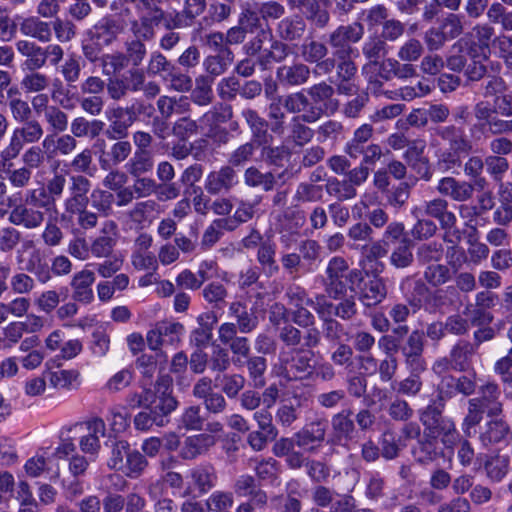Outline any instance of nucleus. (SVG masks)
Returning <instances> with one entry per match:
<instances>
[{
    "label": "nucleus",
    "instance_id": "f257e3e1",
    "mask_svg": "<svg viewBox=\"0 0 512 512\" xmlns=\"http://www.w3.org/2000/svg\"><path fill=\"white\" fill-rule=\"evenodd\" d=\"M91 181L84 175L70 177L69 196L64 200L62 219L75 223L83 232L97 227L99 217H108L113 213L115 196L108 190L95 189L88 197Z\"/></svg>",
    "mask_w": 512,
    "mask_h": 512
},
{
    "label": "nucleus",
    "instance_id": "f03ea898",
    "mask_svg": "<svg viewBox=\"0 0 512 512\" xmlns=\"http://www.w3.org/2000/svg\"><path fill=\"white\" fill-rule=\"evenodd\" d=\"M401 292L404 294L407 304L397 303L392 306L389 316L394 323H404L410 311L413 314L424 309L429 313L441 312L447 304V293L454 291L455 287L449 286L447 289H431L421 279H413L410 276L402 279L400 286Z\"/></svg>",
    "mask_w": 512,
    "mask_h": 512
},
{
    "label": "nucleus",
    "instance_id": "7ed1b4c3",
    "mask_svg": "<svg viewBox=\"0 0 512 512\" xmlns=\"http://www.w3.org/2000/svg\"><path fill=\"white\" fill-rule=\"evenodd\" d=\"M497 383L487 382L479 386L477 396L467 400V411L461 422V429L466 437L476 433V427L487 417L501 416L504 403Z\"/></svg>",
    "mask_w": 512,
    "mask_h": 512
},
{
    "label": "nucleus",
    "instance_id": "20e7f679",
    "mask_svg": "<svg viewBox=\"0 0 512 512\" xmlns=\"http://www.w3.org/2000/svg\"><path fill=\"white\" fill-rule=\"evenodd\" d=\"M314 355L312 350L297 355L293 351L280 352L278 374L288 381H310Z\"/></svg>",
    "mask_w": 512,
    "mask_h": 512
},
{
    "label": "nucleus",
    "instance_id": "39448f33",
    "mask_svg": "<svg viewBox=\"0 0 512 512\" xmlns=\"http://www.w3.org/2000/svg\"><path fill=\"white\" fill-rule=\"evenodd\" d=\"M177 407L178 401L172 395L169 377H160L156 382L155 391H151V398H149L146 407L158 420V427H162L169 422V415Z\"/></svg>",
    "mask_w": 512,
    "mask_h": 512
},
{
    "label": "nucleus",
    "instance_id": "423d86ee",
    "mask_svg": "<svg viewBox=\"0 0 512 512\" xmlns=\"http://www.w3.org/2000/svg\"><path fill=\"white\" fill-rule=\"evenodd\" d=\"M420 422L423 427H427L435 440L440 438L441 443L446 449H452L463 439L453 419L444 416V414H419Z\"/></svg>",
    "mask_w": 512,
    "mask_h": 512
},
{
    "label": "nucleus",
    "instance_id": "0eeeda50",
    "mask_svg": "<svg viewBox=\"0 0 512 512\" xmlns=\"http://www.w3.org/2000/svg\"><path fill=\"white\" fill-rule=\"evenodd\" d=\"M21 124V126L14 129L9 145L2 152L4 160L16 158L25 144L37 143L44 135L41 123L35 118Z\"/></svg>",
    "mask_w": 512,
    "mask_h": 512
},
{
    "label": "nucleus",
    "instance_id": "6e6552de",
    "mask_svg": "<svg viewBox=\"0 0 512 512\" xmlns=\"http://www.w3.org/2000/svg\"><path fill=\"white\" fill-rule=\"evenodd\" d=\"M75 429L80 432L86 431L79 439L80 450L89 455L90 458H97L101 449L100 438L106 434V423L98 416H92L87 420L77 423Z\"/></svg>",
    "mask_w": 512,
    "mask_h": 512
},
{
    "label": "nucleus",
    "instance_id": "1a4fd4ad",
    "mask_svg": "<svg viewBox=\"0 0 512 512\" xmlns=\"http://www.w3.org/2000/svg\"><path fill=\"white\" fill-rule=\"evenodd\" d=\"M364 35V27L358 22L340 25L329 34L328 43L335 50L336 58L350 57L353 48L351 43H357Z\"/></svg>",
    "mask_w": 512,
    "mask_h": 512
},
{
    "label": "nucleus",
    "instance_id": "9d476101",
    "mask_svg": "<svg viewBox=\"0 0 512 512\" xmlns=\"http://www.w3.org/2000/svg\"><path fill=\"white\" fill-rule=\"evenodd\" d=\"M439 140L446 142L449 146L448 148L463 150L465 154H468L473 148L472 141L466 135L464 127L458 126L455 123L438 125L432 129L430 146L434 148L439 147Z\"/></svg>",
    "mask_w": 512,
    "mask_h": 512
},
{
    "label": "nucleus",
    "instance_id": "9b49d317",
    "mask_svg": "<svg viewBox=\"0 0 512 512\" xmlns=\"http://www.w3.org/2000/svg\"><path fill=\"white\" fill-rule=\"evenodd\" d=\"M281 105L288 113L294 114L293 117H301L309 124L318 121L325 112L321 106L313 105L303 91L281 97Z\"/></svg>",
    "mask_w": 512,
    "mask_h": 512
},
{
    "label": "nucleus",
    "instance_id": "f8f14e48",
    "mask_svg": "<svg viewBox=\"0 0 512 512\" xmlns=\"http://www.w3.org/2000/svg\"><path fill=\"white\" fill-rule=\"evenodd\" d=\"M328 421L324 418L314 419L295 433L298 448L308 453L319 451L327 438Z\"/></svg>",
    "mask_w": 512,
    "mask_h": 512
},
{
    "label": "nucleus",
    "instance_id": "ddd939ff",
    "mask_svg": "<svg viewBox=\"0 0 512 512\" xmlns=\"http://www.w3.org/2000/svg\"><path fill=\"white\" fill-rule=\"evenodd\" d=\"M239 184V175L231 165L210 171L204 180L205 191L212 196L229 194Z\"/></svg>",
    "mask_w": 512,
    "mask_h": 512
},
{
    "label": "nucleus",
    "instance_id": "4468645a",
    "mask_svg": "<svg viewBox=\"0 0 512 512\" xmlns=\"http://www.w3.org/2000/svg\"><path fill=\"white\" fill-rule=\"evenodd\" d=\"M330 423L331 434L327 439V443L332 446L347 445L357 433L353 411L350 408L343 409L332 415Z\"/></svg>",
    "mask_w": 512,
    "mask_h": 512
},
{
    "label": "nucleus",
    "instance_id": "2eb2a0df",
    "mask_svg": "<svg viewBox=\"0 0 512 512\" xmlns=\"http://www.w3.org/2000/svg\"><path fill=\"white\" fill-rule=\"evenodd\" d=\"M488 418L480 426L478 433V440L484 448L504 443L511 434V427L506 419L501 416Z\"/></svg>",
    "mask_w": 512,
    "mask_h": 512
},
{
    "label": "nucleus",
    "instance_id": "dca6fc26",
    "mask_svg": "<svg viewBox=\"0 0 512 512\" xmlns=\"http://www.w3.org/2000/svg\"><path fill=\"white\" fill-rule=\"evenodd\" d=\"M458 394L455 376L446 374L436 386V395L427 406L419 410V414H444L446 404Z\"/></svg>",
    "mask_w": 512,
    "mask_h": 512
},
{
    "label": "nucleus",
    "instance_id": "f3484780",
    "mask_svg": "<svg viewBox=\"0 0 512 512\" xmlns=\"http://www.w3.org/2000/svg\"><path fill=\"white\" fill-rule=\"evenodd\" d=\"M108 119L110 124L105 132L107 138L124 140L128 136L129 128L136 121V112L134 108L118 106L110 110Z\"/></svg>",
    "mask_w": 512,
    "mask_h": 512
},
{
    "label": "nucleus",
    "instance_id": "a211bd4d",
    "mask_svg": "<svg viewBox=\"0 0 512 512\" xmlns=\"http://www.w3.org/2000/svg\"><path fill=\"white\" fill-rule=\"evenodd\" d=\"M418 211L426 218L436 219L441 229L447 232L456 226V215L449 210L448 201L444 198L437 197L425 201Z\"/></svg>",
    "mask_w": 512,
    "mask_h": 512
},
{
    "label": "nucleus",
    "instance_id": "6ab92c4d",
    "mask_svg": "<svg viewBox=\"0 0 512 512\" xmlns=\"http://www.w3.org/2000/svg\"><path fill=\"white\" fill-rule=\"evenodd\" d=\"M311 73L312 70L306 63L295 61L279 66L276 70V80L282 87H300L310 81Z\"/></svg>",
    "mask_w": 512,
    "mask_h": 512
},
{
    "label": "nucleus",
    "instance_id": "aec40b11",
    "mask_svg": "<svg viewBox=\"0 0 512 512\" xmlns=\"http://www.w3.org/2000/svg\"><path fill=\"white\" fill-rule=\"evenodd\" d=\"M165 16L166 12L162 8L153 6L147 13L141 15L138 20L131 22L130 30L135 37L145 41H152L156 36L155 28L163 22Z\"/></svg>",
    "mask_w": 512,
    "mask_h": 512
},
{
    "label": "nucleus",
    "instance_id": "412c9836",
    "mask_svg": "<svg viewBox=\"0 0 512 512\" xmlns=\"http://www.w3.org/2000/svg\"><path fill=\"white\" fill-rule=\"evenodd\" d=\"M27 246H32L33 249L25 263L24 270L31 273L37 282L41 284L48 283L52 276L50 275V263L46 252L41 248L34 247L32 241L27 242L25 247Z\"/></svg>",
    "mask_w": 512,
    "mask_h": 512
},
{
    "label": "nucleus",
    "instance_id": "4be33fe9",
    "mask_svg": "<svg viewBox=\"0 0 512 512\" xmlns=\"http://www.w3.org/2000/svg\"><path fill=\"white\" fill-rule=\"evenodd\" d=\"M132 144L127 140H117L110 147L99 151L98 162L102 170H109L130 159Z\"/></svg>",
    "mask_w": 512,
    "mask_h": 512
},
{
    "label": "nucleus",
    "instance_id": "5701e85b",
    "mask_svg": "<svg viewBox=\"0 0 512 512\" xmlns=\"http://www.w3.org/2000/svg\"><path fill=\"white\" fill-rule=\"evenodd\" d=\"M288 174L287 170L282 171L277 176L271 172H263L257 166L251 165L244 170L243 181L249 188H261L264 192L272 191L278 179H283Z\"/></svg>",
    "mask_w": 512,
    "mask_h": 512
},
{
    "label": "nucleus",
    "instance_id": "b1692460",
    "mask_svg": "<svg viewBox=\"0 0 512 512\" xmlns=\"http://www.w3.org/2000/svg\"><path fill=\"white\" fill-rule=\"evenodd\" d=\"M95 282L93 271L83 269L75 273L71 279L72 299L77 302L89 304L94 299L92 285Z\"/></svg>",
    "mask_w": 512,
    "mask_h": 512
},
{
    "label": "nucleus",
    "instance_id": "393cba45",
    "mask_svg": "<svg viewBox=\"0 0 512 512\" xmlns=\"http://www.w3.org/2000/svg\"><path fill=\"white\" fill-rule=\"evenodd\" d=\"M41 18L39 15L21 17L19 30L25 37L36 39L41 43H49L52 39L51 24Z\"/></svg>",
    "mask_w": 512,
    "mask_h": 512
},
{
    "label": "nucleus",
    "instance_id": "a878e982",
    "mask_svg": "<svg viewBox=\"0 0 512 512\" xmlns=\"http://www.w3.org/2000/svg\"><path fill=\"white\" fill-rule=\"evenodd\" d=\"M438 441L427 427H424L423 436L419 438L412 447L411 453L415 462L421 465H428L434 462L438 457Z\"/></svg>",
    "mask_w": 512,
    "mask_h": 512
},
{
    "label": "nucleus",
    "instance_id": "bb28decb",
    "mask_svg": "<svg viewBox=\"0 0 512 512\" xmlns=\"http://www.w3.org/2000/svg\"><path fill=\"white\" fill-rule=\"evenodd\" d=\"M241 117L250 130L251 141L261 144L270 142L273 136L268 131V121L253 108H244Z\"/></svg>",
    "mask_w": 512,
    "mask_h": 512
},
{
    "label": "nucleus",
    "instance_id": "cd10ccee",
    "mask_svg": "<svg viewBox=\"0 0 512 512\" xmlns=\"http://www.w3.org/2000/svg\"><path fill=\"white\" fill-rule=\"evenodd\" d=\"M259 25V17L256 12L246 9L238 20V25L231 27L226 33V44L237 45L244 42L247 33L253 32L254 28Z\"/></svg>",
    "mask_w": 512,
    "mask_h": 512
},
{
    "label": "nucleus",
    "instance_id": "c85d7f7f",
    "mask_svg": "<svg viewBox=\"0 0 512 512\" xmlns=\"http://www.w3.org/2000/svg\"><path fill=\"white\" fill-rule=\"evenodd\" d=\"M437 191L454 201L464 202L469 200L474 193V186L471 182L458 181L454 177H443L436 187Z\"/></svg>",
    "mask_w": 512,
    "mask_h": 512
},
{
    "label": "nucleus",
    "instance_id": "c756f323",
    "mask_svg": "<svg viewBox=\"0 0 512 512\" xmlns=\"http://www.w3.org/2000/svg\"><path fill=\"white\" fill-rule=\"evenodd\" d=\"M45 220V213L27 204H20L13 208L9 215V221L17 226L27 229L40 227Z\"/></svg>",
    "mask_w": 512,
    "mask_h": 512
},
{
    "label": "nucleus",
    "instance_id": "7c9ffc66",
    "mask_svg": "<svg viewBox=\"0 0 512 512\" xmlns=\"http://www.w3.org/2000/svg\"><path fill=\"white\" fill-rule=\"evenodd\" d=\"M188 477L193 488L201 495L211 491L216 486L218 479L215 467L209 463L193 467Z\"/></svg>",
    "mask_w": 512,
    "mask_h": 512
},
{
    "label": "nucleus",
    "instance_id": "2f4dec72",
    "mask_svg": "<svg viewBox=\"0 0 512 512\" xmlns=\"http://www.w3.org/2000/svg\"><path fill=\"white\" fill-rule=\"evenodd\" d=\"M15 46L18 53L25 58L23 65L28 71H38L45 66L44 47L26 39L18 40Z\"/></svg>",
    "mask_w": 512,
    "mask_h": 512
},
{
    "label": "nucleus",
    "instance_id": "473e14b6",
    "mask_svg": "<svg viewBox=\"0 0 512 512\" xmlns=\"http://www.w3.org/2000/svg\"><path fill=\"white\" fill-rule=\"evenodd\" d=\"M122 31L123 26L117 19L113 16H105L93 26L91 38L109 46L118 39Z\"/></svg>",
    "mask_w": 512,
    "mask_h": 512
},
{
    "label": "nucleus",
    "instance_id": "72a5a7b5",
    "mask_svg": "<svg viewBox=\"0 0 512 512\" xmlns=\"http://www.w3.org/2000/svg\"><path fill=\"white\" fill-rule=\"evenodd\" d=\"M218 318L214 312L202 313L197 317L198 327L190 335V344L196 348L203 349L212 338V331Z\"/></svg>",
    "mask_w": 512,
    "mask_h": 512
},
{
    "label": "nucleus",
    "instance_id": "f704fd0d",
    "mask_svg": "<svg viewBox=\"0 0 512 512\" xmlns=\"http://www.w3.org/2000/svg\"><path fill=\"white\" fill-rule=\"evenodd\" d=\"M214 444V437L208 434L187 437L181 447L180 456L184 460H193L206 453Z\"/></svg>",
    "mask_w": 512,
    "mask_h": 512
},
{
    "label": "nucleus",
    "instance_id": "c9c22d12",
    "mask_svg": "<svg viewBox=\"0 0 512 512\" xmlns=\"http://www.w3.org/2000/svg\"><path fill=\"white\" fill-rule=\"evenodd\" d=\"M290 54L289 46L280 41L273 40L269 48H265L257 56L258 66L262 71L271 69L274 63H282Z\"/></svg>",
    "mask_w": 512,
    "mask_h": 512
},
{
    "label": "nucleus",
    "instance_id": "e433bc0d",
    "mask_svg": "<svg viewBox=\"0 0 512 512\" xmlns=\"http://www.w3.org/2000/svg\"><path fill=\"white\" fill-rule=\"evenodd\" d=\"M301 117H292L287 127L288 133L286 142L293 147L302 148L307 145L314 137V130L307 126Z\"/></svg>",
    "mask_w": 512,
    "mask_h": 512
},
{
    "label": "nucleus",
    "instance_id": "4c0bfd02",
    "mask_svg": "<svg viewBox=\"0 0 512 512\" xmlns=\"http://www.w3.org/2000/svg\"><path fill=\"white\" fill-rule=\"evenodd\" d=\"M387 296V287L382 278L374 277L365 282L360 294L361 303L372 308L379 305Z\"/></svg>",
    "mask_w": 512,
    "mask_h": 512
},
{
    "label": "nucleus",
    "instance_id": "58836bf2",
    "mask_svg": "<svg viewBox=\"0 0 512 512\" xmlns=\"http://www.w3.org/2000/svg\"><path fill=\"white\" fill-rule=\"evenodd\" d=\"M105 123L99 119L89 120L84 116H76L70 123V133L75 138H97L104 130Z\"/></svg>",
    "mask_w": 512,
    "mask_h": 512
},
{
    "label": "nucleus",
    "instance_id": "ea45409f",
    "mask_svg": "<svg viewBox=\"0 0 512 512\" xmlns=\"http://www.w3.org/2000/svg\"><path fill=\"white\" fill-rule=\"evenodd\" d=\"M474 354L475 349L473 344L466 340H459L449 352L451 369L458 372L467 371L471 365Z\"/></svg>",
    "mask_w": 512,
    "mask_h": 512
},
{
    "label": "nucleus",
    "instance_id": "a19ab883",
    "mask_svg": "<svg viewBox=\"0 0 512 512\" xmlns=\"http://www.w3.org/2000/svg\"><path fill=\"white\" fill-rule=\"evenodd\" d=\"M207 7L206 0H184L182 10L173 17V27H189Z\"/></svg>",
    "mask_w": 512,
    "mask_h": 512
},
{
    "label": "nucleus",
    "instance_id": "79ce46f5",
    "mask_svg": "<svg viewBox=\"0 0 512 512\" xmlns=\"http://www.w3.org/2000/svg\"><path fill=\"white\" fill-rule=\"evenodd\" d=\"M301 403L298 399H285L280 401L275 410L276 424L284 429L294 426L300 419Z\"/></svg>",
    "mask_w": 512,
    "mask_h": 512
},
{
    "label": "nucleus",
    "instance_id": "37998d69",
    "mask_svg": "<svg viewBox=\"0 0 512 512\" xmlns=\"http://www.w3.org/2000/svg\"><path fill=\"white\" fill-rule=\"evenodd\" d=\"M509 464V456L497 451L494 454L485 455L483 468L491 481L500 482L508 474Z\"/></svg>",
    "mask_w": 512,
    "mask_h": 512
},
{
    "label": "nucleus",
    "instance_id": "c03bdc74",
    "mask_svg": "<svg viewBox=\"0 0 512 512\" xmlns=\"http://www.w3.org/2000/svg\"><path fill=\"white\" fill-rule=\"evenodd\" d=\"M277 245L274 241L266 239L257 250V261L264 273L271 277L280 271L276 261Z\"/></svg>",
    "mask_w": 512,
    "mask_h": 512
},
{
    "label": "nucleus",
    "instance_id": "a18cd8bd",
    "mask_svg": "<svg viewBox=\"0 0 512 512\" xmlns=\"http://www.w3.org/2000/svg\"><path fill=\"white\" fill-rule=\"evenodd\" d=\"M24 202L28 206L43 210L44 213H57V204L50 197L44 186L27 190Z\"/></svg>",
    "mask_w": 512,
    "mask_h": 512
},
{
    "label": "nucleus",
    "instance_id": "49530a36",
    "mask_svg": "<svg viewBox=\"0 0 512 512\" xmlns=\"http://www.w3.org/2000/svg\"><path fill=\"white\" fill-rule=\"evenodd\" d=\"M306 30V23L299 16L283 18L277 25L278 36L285 41L300 39Z\"/></svg>",
    "mask_w": 512,
    "mask_h": 512
},
{
    "label": "nucleus",
    "instance_id": "de8ad7c7",
    "mask_svg": "<svg viewBox=\"0 0 512 512\" xmlns=\"http://www.w3.org/2000/svg\"><path fill=\"white\" fill-rule=\"evenodd\" d=\"M154 156L152 151L135 150L126 164V170L132 177H139L152 171Z\"/></svg>",
    "mask_w": 512,
    "mask_h": 512
},
{
    "label": "nucleus",
    "instance_id": "09e8293b",
    "mask_svg": "<svg viewBox=\"0 0 512 512\" xmlns=\"http://www.w3.org/2000/svg\"><path fill=\"white\" fill-rule=\"evenodd\" d=\"M452 279V272L448 265L445 264H430L423 272V279H421L428 288L439 287L445 285Z\"/></svg>",
    "mask_w": 512,
    "mask_h": 512
},
{
    "label": "nucleus",
    "instance_id": "8fccbe9b",
    "mask_svg": "<svg viewBox=\"0 0 512 512\" xmlns=\"http://www.w3.org/2000/svg\"><path fill=\"white\" fill-rule=\"evenodd\" d=\"M145 42V40L135 36L125 41L124 52L122 53L131 67H140L146 59L148 50Z\"/></svg>",
    "mask_w": 512,
    "mask_h": 512
},
{
    "label": "nucleus",
    "instance_id": "3c124183",
    "mask_svg": "<svg viewBox=\"0 0 512 512\" xmlns=\"http://www.w3.org/2000/svg\"><path fill=\"white\" fill-rule=\"evenodd\" d=\"M413 242L410 238H403L401 242L392 250L389 262L397 269L410 267L414 262L412 252Z\"/></svg>",
    "mask_w": 512,
    "mask_h": 512
},
{
    "label": "nucleus",
    "instance_id": "603ef678",
    "mask_svg": "<svg viewBox=\"0 0 512 512\" xmlns=\"http://www.w3.org/2000/svg\"><path fill=\"white\" fill-rule=\"evenodd\" d=\"M268 130L277 136H283L286 132V113L281 105V97L277 101H271L268 105Z\"/></svg>",
    "mask_w": 512,
    "mask_h": 512
},
{
    "label": "nucleus",
    "instance_id": "864d4df0",
    "mask_svg": "<svg viewBox=\"0 0 512 512\" xmlns=\"http://www.w3.org/2000/svg\"><path fill=\"white\" fill-rule=\"evenodd\" d=\"M245 363L251 385L255 389L263 388L266 385L267 360L263 356L257 355L250 356Z\"/></svg>",
    "mask_w": 512,
    "mask_h": 512
},
{
    "label": "nucleus",
    "instance_id": "5fc2aeb1",
    "mask_svg": "<svg viewBox=\"0 0 512 512\" xmlns=\"http://www.w3.org/2000/svg\"><path fill=\"white\" fill-rule=\"evenodd\" d=\"M234 58L233 52L230 49H222V53L217 55L208 56L204 60V67L208 76L214 77L222 75L232 63Z\"/></svg>",
    "mask_w": 512,
    "mask_h": 512
},
{
    "label": "nucleus",
    "instance_id": "6e6d98bb",
    "mask_svg": "<svg viewBox=\"0 0 512 512\" xmlns=\"http://www.w3.org/2000/svg\"><path fill=\"white\" fill-rule=\"evenodd\" d=\"M329 196L336 198L339 202L353 199L357 196V189L353 188L347 179L329 178L325 185Z\"/></svg>",
    "mask_w": 512,
    "mask_h": 512
},
{
    "label": "nucleus",
    "instance_id": "4d7b16f0",
    "mask_svg": "<svg viewBox=\"0 0 512 512\" xmlns=\"http://www.w3.org/2000/svg\"><path fill=\"white\" fill-rule=\"evenodd\" d=\"M216 381L220 382L221 393L229 399H235L246 385V379L239 373H226L217 376Z\"/></svg>",
    "mask_w": 512,
    "mask_h": 512
},
{
    "label": "nucleus",
    "instance_id": "13d9d810",
    "mask_svg": "<svg viewBox=\"0 0 512 512\" xmlns=\"http://www.w3.org/2000/svg\"><path fill=\"white\" fill-rule=\"evenodd\" d=\"M444 255V246L437 241L421 244L416 251V258L421 265L438 264Z\"/></svg>",
    "mask_w": 512,
    "mask_h": 512
},
{
    "label": "nucleus",
    "instance_id": "bf43d9fd",
    "mask_svg": "<svg viewBox=\"0 0 512 512\" xmlns=\"http://www.w3.org/2000/svg\"><path fill=\"white\" fill-rule=\"evenodd\" d=\"M261 150V156L268 165L283 166L285 160H289L291 152L285 145L273 146L269 142L257 144Z\"/></svg>",
    "mask_w": 512,
    "mask_h": 512
},
{
    "label": "nucleus",
    "instance_id": "052dcab7",
    "mask_svg": "<svg viewBox=\"0 0 512 512\" xmlns=\"http://www.w3.org/2000/svg\"><path fill=\"white\" fill-rule=\"evenodd\" d=\"M257 147V143L251 140L239 145L229 154L227 165L233 169L244 167L253 160Z\"/></svg>",
    "mask_w": 512,
    "mask_h": 512
},
{
    "label": "nucleus",
    "instance_id": "680f3d73",
    "mask_svg": "<svg viewBox=\"0 0 512 512\" xmlns=\"http://www.w3.org/2000/svg\"><path fill=\"white\" fill-rule=\"evenodd\" d=\"M160 212V205L156 200L147 199L135 203L133 208L129 211L130 220L138 225H143L145 222H150V216L153 213Z\"/></svg>",
    "mask_w": 512,
    "mask_h": 512
},
{
    "label": "nucleus",
    "instance_id": "e2e57ef3",
    "mask_svg": "<svg viewBox=\"0 0 512 512\" xmlns=\"http://www.w3.org/2000/svg\"><path fill=\"white\" fill-rule=\"evenodd\" d=\"M133 448L126 440H115L111 444L110 457L107 465L110 469L115 471L124 470L125 461L127 460L130 451Z\"/></svg>",
    "mask_w": 512,
    "mask_h": 512
},
{
    "label": "nucleus",
    "instance_id": "0e129e2a",
    "mask_svg": "<svg viewBox=\"0 0 512 512\" xmlns=\"http://www.w3.org/2000/svg\"><path fill=\"white\" fill-rule=\"evenodd\" d=\"M99 66L104 76L115 77L129 65L123 53L115 51L104 53Z\"/></svg>",
    "mask_w": 512,
    "mask_h": 512
},
{
    "label": "nucleus",
    "instance_id": "69168bd1",
    "mask_svg": "<svg viewBox=\"0 0 512 512\" xmlns=\"http://www.w3.org/2000/svg\"><path fill=\"white\" fill-rule=\"evenodd\" d=\"M213 78L201 75L196 78V86L191 93L192 101L199 106H207L213 100Z\"/></svg>",
    "mask_w": 512,
    "mask_h": 512
},
{
    "label": "nucleus",
    "instance_id": "338daca9",
    "mask_svg": "<svg viewBox=\"0 0 512 512\" xmlns=\"http://www.w3.org/2000/svg\"><path fill=\"white\" fill-rule=\"evenodd\" d=\"M162 79L171 89L177 92H188L191 90L193 85L192 78L175 64L172 66L171 70H168Z\"/></svg>",
    "mask_w": 512,
    "mask_h": 512
},
{
    "label": "nucleus",
    "instance_id": "774afa93",
    "mask_svg": "<svg viewBox=\"0 0 512 512\" xmlns=\"http://www.w3.org/2000/svg\"><path fill=\"white\" fill-rule=\"evenodd\" d=\"M149 465L145 455L137 449H132L125 461L124 470H121L127 477L137 479L142 476Z\"/></svg>",
    "mask_w": 512,
    "mask_h": 512
}]
</instances>
